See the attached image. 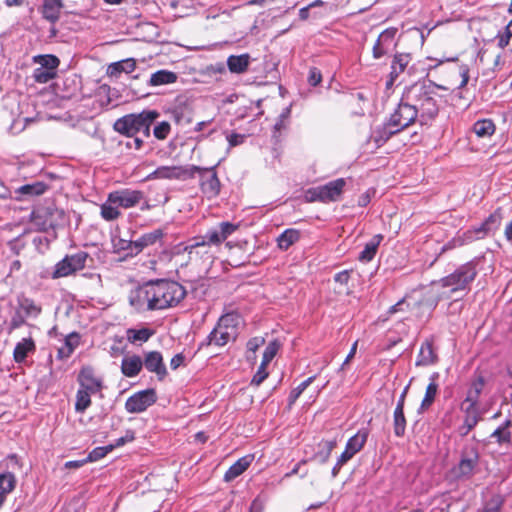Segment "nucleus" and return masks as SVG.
<instances>
[{"label":"nucleus","mask_w":512,"mask_h":512,"mask_svg":"<svg viewBox=\"0 0 512 512\" xmlns=\"http://www.w3.org/2000/svg\"><path fill=\"white\" fill-rule=\"evenodd\" d=\"M485 386V379L481 375H477L470 383L469 388L466 393V397L461 405L477 408V404L480 398V395L483 392Z\"/></svg>","instance_id":"23"},{"label":"nucleus","mask_w":512,"mask_h":512,"mask_svg":"<svg viewBox=\"0 0 512 512\" xmlns=\"http://www.w3.org/2000/svg\"><path fill=\"white\" fill-rule=\"evenodd\" d=\"M18 309L26 316L36 318L41 313V306L37 305L34 300L27 297L18 298Z\"/></svg>","instance_id":"41"},{"label":"nucleus","mask_w":512,"mask_h":512,"mask_svg":"<svg viewBox=\"0 0 512 512\" xmlns=\"http://www.w3.org/2000/svg\"><path fill=\"white\" fill-rule=\"evenodd\" d=\"M346 180L344 178H338L328 182L325 185H321V193L323 203L336 202L340 200L341 195L345 189Z\"/></svg>","instance_id":"21"},{"label":"nucleus","mask_w":512,"mask_h":512,"mask_svg":"<svg viewBox=\"0 0 512 512\" xmlns=\"http://www.w3.org/2000/svg\"><path fill=\"white\" fill-rule=\"evenodd\" d=\"M218 246L219 245L216 243H208L205 233L204 235L190 239L188 244L183 247L182 251L188 253L190 258L195 255L205 261L212 262L214 259V252L212 251V248Z\"/></svg>","instance_id":"13"},{"label":"nucleus","mask_w":512,"mask_h":512,"mask_svg":"<svg viewBox=\"0 0 512 512\" xmlns=\"http://www.w3.org/2000/svg\"><path fill=\"white\" fill-rule=\"evenodd\" d=\"M416 120L419 121V115L412 105L405 101L402 94L401 101L396 110L391 114L387 122L375 128L372 137L378 146H381L393 135L409 127Z\"/></svg>","instance_id":"3"},{"label":"nucleus","mask_w":512,"mask_h":512,"mask_svg":"<svg viewBox=\"0 0 512 512\" xmlns=\"http://www.w3.org/2000/svg\"><path fill=\"white\" fill-rule=\"evenodd\" d=\"M50 189V185L42 180L32 181L21 185L14 189L13 200L15 201H29L35 197L45 194Z\"/></svg>","instance_id":"15"},{"label":"nucleus","mask_w":512,"mask_h":512,"mask_svg":"<svg viewBox=\"0 0 512 512\" xmlns=\"http://www.w3.org/2000/svg\"><path fill=\"white\" fill-rule=\"evenodd\" d=\"M239 225L230 222H221L217 227L211 228L206 232V239L208 243H216L220 245L229 236H231Z\"/></svg>","instance_id":"20"},{"label":"nucleus","mask_w":512,"mask_h":512,"mask_svg":"<svg viewBox=\"0 0 512 512\" xmlns=\"http://www.w3.org/2000/svg\"><path fill=\"white\" fill-rule=\"evenodd\" d=\"M151 286L155 310L175 307L186 296L185 288L176 281L160 279L151 281Z\"/></svg>","instance_id":"5"},{"label":"nucleus","mask_w":512,"mask_h":512,"mask_svg":"<svg viewBox=\"0 0 512 512\" xmlns=\"http://www.w3.org/2000/svg\"><path fill=\"white\" fill-rule=\"evenodd\" d=\"M438 357L433 348L432 340H426L422 343L416 359V366H429L437 362Z\"/></svg>","instance_id":"26"},{"label":"nucleus","mask_w":512,"mask_h":512,"mask_svg":"<svg viewBox=\"0 0 512 512\" xmlns=\"http://www.w3.org/2000/svg\"><path fill=\"white\" fill-rule=\"evenodd\" d=\"M473 131L478 137H490L495 132V125L490 119L478 120L473 125Z\"/></svg>","instance_id":"43"},{"label":"nucleus","mask_w":512,"mask_h":512,"mask_svg":"<svg viewBox=\"0 0 512 512\" xmlns=\"http://www.w3.org/2000/svg\"><path fill=\"white\" fill-rule=\"evenodd\" d=\"M101 216L107 220L112 221L120 216L118 206L108 202V200L101 206Z\"/></svg>","instance_id":"48"},{"label":"nucleus","mask_w":512,"mask_h":512,"mask_svg":"<svg viewBox=\"0 0 512 512\" xmlns=\"http://www.w3.org/2000/svg\"><path fill=\"white\" fill-rule=\"evenodd\" d=\"M170 130V124L167 121H162L154 127L153 134L155 138L159 140H164L167 138L168 134L170 133Z\"/></svg>","instance_id":"54"},{"label":"nucleus","mask_w":512,"mask_h":512,"mask_svg":"<svg viewBox=\"0 0 512 512\" xmlns=\"http://www.w3.org/2000/svg\"><path fill=\"white\" fill-rule=\"evenodd\" d=\"M479 462V452L476 446H466L461 453L459 463L452 472L456 478H469L473 475Z\"/></svg>","instance_id":"11"},{"label":"nucleus","mask_w":512,"mask_h":512,"mask_svg":"<svg viewBox=\"0 0 512 512\" xmlns=\"http://www.w3.org/2000/svg\"><path fill=\"white\" fill-rule=\"evenodd\" d=\"M136 68V62L134 59L129 58L119 62L112 63L108 66L107 73L111 77H117L122 72L131 73Z\"/></svg>","instance_id":"36"},{"label":"nucleus","mask_w":512,"mask_h":512,"mask_svg":"<svg viewBox=\"0 0 512 512\" xmlns=\"http://www.w3.org/2000/svg\"><path fill=\"white\" fill-rule=\"evenodd\" d=\"M314 379L315 376H311L300 383L295 389H293L289 396L290 403L295 402L296 399L305 391V389L314 381Z\"/></svg>","instance_id":"55"},{"label":"nucleus","mask_w":512,"mask_h":512,"mask_svg":"<svg viewBox=\"0 0 512 512\" xmlns=\"http://www.w3.org/2000/svg\"><path fill=\"white\" fill-rule=\"evenodd\" d=\"M143 367V360L138 355L124 357L121 363V372L126 377H135Z\"/></svg>","instance_id":"30"},{"label":"nucleus","mask_w":512,"mask_h":512,"mask_svg":"<svg viewBox=\"0 0 512 512\" xmlns=\"http://www.w3.org/2000/svg\"><path fill=\"white\" fill-rule=\"evenodd\" d=\"M239 323L240 317L237 314L229 313L223 315L206 340L201 343L200 347L211 344L219 347L226 345L230 340L236 338Z\"/></svg>","instance_id":"6"},{"label":"nucleus","mask_w":512,"mask_h":512,"mask_svg":"<svg viewBox=\"0 0 512 512\" xmlns=\"http://www.w3.org/2000/svg\"><path fill=\"white\" fill-rule=\"evenodd\" d=\"M501 504L498 498H493L486 503L485 507L480 512H500Z\"/></svg>","instance_id":"62"},{"label":"nucleus","mask_w":512,"mask_h":512,"mask_svg":"<svg viewBox=\"0 0 512 512\" xmlns=\"http://www.w3.org/2000/svg\"><path fill=\"white\" fill-rule=\"evenodd\" d=\"M56 76V72L49 71L48 69H44L38 67L33 71V78L37 83L45 84L48 83Z\"/></svg>","instance_id":"51"},{"label":"nucleus","mask_w":512,"mask_h":512,"mask_svg":"<svg viewBox=\"0 0 512 512\" xmlns=\"http://www.w3.org/2000/svg\"><path fill=\"white\" fill-rule=\"evenodd\" d=\"M156 110H143L138 114H128L119 118L114 123V130L126 136L142 135L150 136V127L158 118Z\"/></svg>","instance_id":"4"},{"label":"nucleus","mask_w":512,"mask_h":512,"mask_svg":"<svg viewBox=\"0 0 512 512\" xmlns=\"http://www.w3.org/2000/svg\"><path fill=\"white\" fill-rule=\"evenodd\" d=\"M88 257L85 251L68 254L54 265L51 272H46L44 277L56 280L74 275L85 268Z\"/></svg>","instance_id":"7"},{"label":"nucleus","mask_w":512,"mask_h":512,"mask_svg":"<svg viewBox=\"0 0 512 512\" xmlns=\"http://www.w3.org/2000/svg\"><path fill=\"white\" fill-rule=\"evenodd\" d=\"M490 438L495 439L496 443L502 445L509 444L511 442L512 435L509 430L498 427L492 432Z\"/></svg>","instance_id":"52"},{"label":"nucleus","mask_w":512,"mask_h":512,"mask_svg":"<svg viewBox=\"0 0 512 512\" xmlns=\"http://www.w3.org/2000/svg\"><path fill=\"white\" fill-rule=\"evenodd\" d=\"M290 115H291V107H286L283 109L281 114L278 116L274 126H273V133L272 137L275 139L276 142L279 141L280 137L282 136V132L286 131L290 124Z\"/></svg>","instance_id":"35"},{"label":"nucleus","mask_w":512,"mask_h":512,"mask_svg":"<svg viewBox=\"0 0 512 512\" xmlns=\"http://www.w3.org/2000/svg\"><path fill=\"white\" fill-rule=\"evenodd\" d=\"M305 200L307 202H317L318 201V202L323 203L320 186L308 189L305 193Z\"/></svg>","instance_id":"58"},{"label":"nucleus","mask_w":512,"mask_h":512,"mask_svg":"<svg viewBox=\"0 0 512 512\" xmlns=\"http://www.w3.org/2000/svg\"><path fill=\"white\" fill-rule=\"evenodd\" d=\"M77 381L79 383V388L84 389L93 394H96L103 389L102 378L98 377L95 374L94 369L90 366L83 367L80 370Z\"/></svg>","instance_id":"19"},{"label":"nucleus","mask_w":512,"mask_h":512,"mask_svg":"<svg viewBox=\"0 0 512 512\" xmlns=\"http://www.w3.org/2000/svg\"><path fill=\"white\" fill-rule=\"evenodd\" d=\"M411 61V56L408 53H397L394 55L391 62V71L389 74L392 77L398 78L407 68Z\"/></svg>","instance_id":"39"},{"label":"nucleus","mask_w":512,"mask_h":512,"mask_svg":"<svg viewBox=\"0 0 512 512\" xmlns=\"http://www.w3.org/2000/svg\"><path fill=\"white\" fill-rule=\"evenodd\" d=\"M173 114H174V118L176 120L177 123H190L191 122V117L190 115H185V109L184 108H181V107H177L174 109L173 111Z\"/></svg>","instance_id":"61"},{"label":"nucleus","mask_w":512,"mask_h":512,"mask_svg":"<svg viewBox=\"0 0 512 512\" xmlns=\"http://www.w3.org/2000/svg\"><path fill=\"white\" fill-rule=\"evenodd\" d=\"M300 238V232L296 229H286L277 238L279 249L286 251Z\"/></svg>","instance_id":"40"},{"label":"nucleus","mask_w":512,"mask_h":512,"mask_svg":"<svg viewBox=\"0 0 512 512\" xmlns=\"http://www.w3.org/2000/svg\"><path fill=\"white\" fill-rule=\"evenodd\" d=\"M131 307L138 312L154 311L151 281L132 289L128 295Z\"/></svg>","instance_id":"10"},{"label":"nucleus","mask_w":512,"mask_h":512,"mask_svg":"<svg viewBox=\"0 0 512 512\" xmlns=\"http://www.w3.org/2000/svg\"><path fill=\"white\" fill-rule=\"evenodd\" d=\"M35 350V343L31 338H23L14 348L13 356L17 363L23 362L28 353Z\"/></svg>","instance_id":"37"},{"label":"nucleus","mask_w":512,"mask_h":512,"mask_svg":"<svg viewBox=\"0 0 512 512\" xmlns=\"http://www.w3.org/2000/svg\"><path fill=\"white\" fill-rule=\"evenodd\" d=\"M383 240L381 234L374 235L366 244L363 251L359 254V261L367 263L370 262L376 255L377 249Z\"/></svg>","instance_id":"34"},{"label":"nucleus","mask_w":512,"mask_h":512,"mask_svg":"<svg viewBox=\"0 0 512 512\" xmlns=\"http://www.w3.org/2000/svg\"><path fill=\"white\" fill-rule=\"evenodd\" d=\"M16 483L14 472L5 471L0 473V508L6 501L7 496L15 489Z\"/></svg>","instance_id":"27"},{"label":"nucleus","mask_w":512,"mask_h":512,"mask_svg":"<svg viewBox=\"0 0 512 512\" xmlns=\"http://www.w3.org/2000/svg\"><path fill=\"white\" fill-rule=\"evenodd\" d=\"M502 219V210L501 208H497L480 225L465 231L461 236V243L468 244L476 240L484 239L491 233H495L499 229Z\"/></svg>","instance_id":"8"},{"label":"nucleus","mask_w":512,"mask_h":512,"mask_svg":"<svg viewBox=\"0 0 512 512\" xmlns=\"http://www.w3.org/2000/svg\"><path fill=\"white\" fill-rule=\"evenodd\" d=\"M369 436V430L362 428L358 432L350 437L346 443L345 448L354 455L357 454L364 447Z\"/></svg>","instance_id":"33"},{"label":"nucleus","mask_w":512,"mask_h":512,"mask_svg":"<svg viewBox=\"0 0 512 512\" xmlns=\"http://www.w3.org/2000/svg\"><path fill=\"white\" fill-rule=\"evenodd\" d=\"M63 6L62 0H43L40 12L45 20L55 24L60 19Z\"/></svg>","instance_id":"24"},{"label":"nucleus","mask_w":512,"mask_h":512,"mask_svg":"<svg viewBox=\"0 0 512 512\" xmlns=\"http://www.w3.org/2000/svg\"><path fill=\"white\" fill-rule=\"evenodd\" d=\"M397 31L396 28H387L380 33L372 49L374 59H380L394 49Z\"/></svg>","instance_id":"18"},{"label":"nucleus","mask_w":512,"mask_h":512,"mask_svg":"<svg viewBox=\"0 0 512 512\" xmlns=\"http://www.w3.org/2000/svg\"><path fill=\"white\" fill-rule=\"evenodd\" d=\"M406 418L404 409H394L393 412V431L396 437H403L406 432Z\"/></svg>","instance_id":"44"},{"label":"nucleus","mask_w":512,"mask_h":512,"mask_svg":"<svg viewBox=\"0 0 512 512\" xmlns=\"http://www.w3.org/2000/svg\"><path fill=\"white\" fill-rule=\"evenodd\" d=\"M335 446L336 442L333 440H322L318 444V450L314 454L313 459L322 464L327 462Z\"/></svg>","instance_id":"42"},{"label":"nucleus","mask_w":512,"mask_h":512,"mask_svg":"<svg viewBox=\"0 0 512 512\" xmlns=\"http://www.w3.org/2000/svg\"><path fill=\"white\" fill-rule=\"evenodd\" d=\"M477 274L478 271L476 264L470 261L460 265L447 276H444L437 281H433L431 283L433 290L442 288L447 289V291L438 293L436 299L431 303L432 307H429V309H434L442 298H450L458 294H460L461 297L466 295L470 291L471 285L477 277Z\"/></svg>","instance_id":"2"},{"label":"nucleus","mask_w":512,"mask_h":512,"mask_svg":"<svg viewBox=\"0 0 512 512\" xmlns=\"http://www.w3.org/2000/svg\"><path fill=\"white\" fill-rule=\"evenodd\" d=\"M92 394L84 389H78L75 401V411L77 413H84L90 407Z\"/></svg>","instance_id":"46"},{"label":"nucleus","mask_w":512,"mask_h":512,"mask_svg":"<svg viewBox=\"0 0 512 512\" xmlns=\"http://www.w3.org/2000/svg\"><path fill=\"white\" fill-rule=\"evenodd\" d=\"M156 401L157 395L155 389L149 388L131 395L125 402V409L129 413H141Z\"/></svg>","instance_id":"14"},{"label":"nucleus","mask_w":512,"mask_h":512,"mask_svg":"<svg viewBox=\"0 0 512 512\" xmlns=\"http://www.w3.org/2000/svg\"><path fill=\"white\" fill-rule=\"evenodd\" d=\"M143 199V193L138 190L122 189L109 194L108 202L125 209L132 208Z\"/></svg>","instance_id":"17"},{"label":"nucleus","mask_w":512,"mask_h":512,"mask_svg":"<svg viewBox=\"0 0 512 512\" xmlns=\"http://www.w3.org/2000/svg\"><path fill=\"white\" fill-rule=\"evenodd\" d=\"M3 464L7 469H11V472L15 470H20L22 468L21 461L16 454L8 455L3 461Z\"/></svg>","instance_id":"57"},{"label":"nucleus","mask_w":512,"mask_h":512,"mask_svg":"<svg viewBox=\"0 0 512 512\" xmlns=\"http://www.w3.org/2000/svg\"><path fill=\"white\" fill-rule=\"evenodd\" d=\"M143 365L149 372L155 373L159 380H163L167 375L163 357L158 351H151L146 353L143 360Z\"/></svg>","instance_id":"22"},{"label":"nucleus","mask_w":512,"mask_h":512,"mask_svg":"<svg viewBox=\"0 0 512 512\" xmlns=\"http://www.w3.org/2000/svg\"><path fill=\"white\" fill-rule=\"evenodd\" d=\"M251 57L249 54L230 55L227 58V67L231 73H245L250 65Z\"/></svg>","instance_id":"29"},{"label":"nucleus","mask_w":512,"mask_h":512,"mask_svg":"<svg viewBox=\"0 0 512 512\" xmlns=\"http://www.w3.org/2000/svg\"><path fill=\"white\" fill-rule=\"evenodd\" d=\"M163 237L164 232L162 229H155L141 235L138 239L134 240V253L138 255L145 248L155 245L157 242L161 241Z\"/></svg>","instance_id":"25"},{"label":"nucleus","mask_w":512,"mask_h":512,"mask_svg":"<svg viewBox=\"0 0 512 512\" xmlns=\"http://www.w3.org/2000/svg\"><path fill=\"white\" fill-rule=\"evenodd\" d=\"M192 178L189 166H160L147 175L146 180L168 179L186 180Z\"/></svg>","instance_id":"16"},{"label":"nucleus","mask_w":512,"mask_h":512,"mask_svg":"<svg viewBox=\"0 0 512 512\" xmlns=\"http://www.w3.org/2000/svg\"><path fill=\"white\" fill-rule=\"evenodd\" d=\"M278 349L279 344L276 341H272L266 346L261 361L262 366H267L273 360L278 352Z\"/></svg>","instance_id":"53"},{"label":"nucleus","mask_w":512,"mask_h":512,"mask_svg":"<svg viewBox=\"0 0 512 512\" xmlns=\"http://www.w3.org/2000/svg\"><path fill=\"white\" fill-rule=\"evenodd\" d=\"M78 345V335L77 334H70L65 339V349H66V355H71L75 349V347Z\"/></svg>","instance_id":"60"},{"label":"nucleus","mask_w":512,"mask_h":512,"mask_svg":"<svg viewBox=\"0 0 512 512\" xmlns=\"http://www.w3.org/2000/svg\"><path fill=\"white\" fill-rule=\"evenodd\" d=\"M33 62L39 64L41 68L48 69L52 72H56L60 64V60L55 55L51 54L34 56Z\"/></svg>","instance_id":"45"},{"label":"nucleus","mask_w":512,"mask_h":512,"mask_svg":"<svg viewBox=\"0 0 512 512\" xmlns=\"http://www.w3.org/2000/svg\"><path fill=\"white\" fill-rule=\"evenodd\" d=\"M114 248L120 252H126L125 256H136L137 254L134 253V241L132 240H125V239H117L113 241Z\"/></svg>","instance_id":"50"},{"label":"nucleus","mask_w":512,"mask_h":512,"mask_svg":"<svg viewBox=\"0 0 512 512\" xmlns=\"http://www.w3.org/2000/svg\"><path fill=\"white\" fill-rule=\"evenodd\" d=\"M152 336V331L148 328H142V329H128L127 330V339L131 343H137V342H146L149 340V338Z\"/></svg>","instance_id":"47"},{"label":"nucleus","mask_w":512,"mask_h":512,"mask_svg":"<svg viewBox=\"0 0 512 512\" xmlns=\"http://www.w3.org/2000/svg\"><path fill=\"white\" fill-rule=\"evenodd\" d=\"M461 410L465 412L463 425L460 428L462 435H467L481 419L478 408L461 405Z\"/></svg>","instance_id":"31"},{"label":"nucleus","mask_w":512,"mask_h":512,"mask_svg":"<svg viewBox=\"0 0 512 512\" xmlns=\"http://www.w3.org/2000/svg\"><path fill=\"white\" fill-rule=\"evenodd\" d=\"M127 137L129 138V140L126 142V146L128 148L140 149L142 147L143 139L145 137H143L140 134L135 135V136H127Z\"/></svg>","instance_id":"63"},{"label":"nucleus","mask_w":512,"mask_h":512,"mask_svg":"<svg viewBox=\"0 0 512 512\" xmlns=\"http://www.w3.org/2000/svg\"><path fill=\"white\" fill-rule=\"evenodd\" d=\"M436 88H443L432 81H417L403 91L404 99L412 105L419 115V123H431L439 113V101Z\"/></svg>","instance_id":"1"},{"label":"nucleus","mask_w":512,"mask_h":512,"mask_svg":"<svg viewBox=\"0 0 512 512\" xmlns=\"http://www.w3.org/2000/svg\"><path fill=\"white\" fill-rule=\"evenodd\" d=\"M266 367L267 366H262V363L260 364L257 372L252 378L251 384L259 386L268 377Z\"/></svg>","instance_id":"59"},{"label":"nucleus","mask_w":512,"mask_h":512,"mask_svg":"<svg viewBox=\"0 0 512 512\" xmlns=\"http://www.w3.org/2000/svg\"><path fill=\"white\" fill-rule=\"evenodd\" d=\"M253 455H245L229 467L224 475V480L229 482L240 476L251 465Z\"/></svg>","instance_id":"28"},{"label":"nucleus","mask_w":512,"mask_h":512,"mask_svg":"<svg viewBox=\"0 0 512 512\" xmlns=\"http://www.w3.org/2000/svg\"><path fill=\"white\" fill-rule=\"evenodd\" d=\"M114 449L113 445L101 446L94 448L88 456L85 458V461L96 462L102 458H104L109 452Z\"/></svg>","instance_id":"49"},{"label":"nucleus","mask_w":512,"mask_h":512,"mask_svg":"<svg viewBox=\"0 0 512 512\" xmlns=\"http://www.w3.org/2000/svg\"><path fill=\"white\" fill-rule=\"evenodd\" d=\"M322 80V75L317 68H311L309 71L308 82L311 86H317Z\"/></svg>","instance_id":"64"},{"label":"nucleus","mask_w":512,"mask_h":512,"mask_svg":"<svg viewBox=\"0 0 512 512\" xmlns=\"http://www.w3.org/2000/svg\"><path fill=\"white\" fill-rule=\"evenodd\" d=\"M438 377H439V374L437 372H434L430 376V378H429L430 382H429L428 386L426 387L425 395H424V398L420 405L421 410H427L433 404L435 397L437 395V392H438V384H437Z\"/></svg>","instance_id":"32"},{"label":"nucleus","mask_w":512,"mask_h":512,"mask_svg":"<svg viewBox=\"0 0 512 512\" xmlns=\"http://www.w3.org/2000/svg\"><path fill=\"white\" fill-rule=\"evenodd\" d=\"M26 318L27 317L19 309H17L11 317L9 330L12 331L23 326L25 324Z\"/></svg>","instance_id":"56"},{"label":"nucleus","mask_w":512,"mask_h":512,"mask_svg":"<svg viewBox=\"0 0 512 512\" xmlns=\"http://www.w3.org/2000/svg\"><path fill=\"white\" fill-rule=\"evenodd\" d=\"M177 74L168 70H158L151 74L148 84L150 86H161L166 84L175 83Z\"/></svg>","instance_id":"38"},{"label":"nucleus","mask_w":512,"mask_h":512,"mask_svg":"<svg viewBox=\"0 0 512 512\" xmlns=\"http://www.w3.org/2000/svg\"><path fill=\"white\" fill-rule=\"evenodd\" d=\"M61 212L54 204L47 206H38L31 213V221L40 231H47L54 228L57 224V215Z\"/></svg>","instance_id":"12"},{"label":"nucleus","mask_w":512,"mask_h":512,"mask_svg":"<svg viewBox=\"0 0 512 512\" xmlns=\"http://www.w3.org/2000/svg\"><path fill=\"white\" fill-rule=\"evenodd\" d=\"M190 173H192V178L196 173L199 174L200 189L207 198H214L219 194L220 181L213 167L202 168L199 166L190 165Z\"/></svg>","instance_id":"9"}]
</instances>
